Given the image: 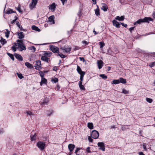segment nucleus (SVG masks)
Segmentation results:
<instances>
[{
  "label": "nucleus",
  "instance_id": "nucleus-1",
  "mask_svg": "<svg viewBox=\"0 0 155 155\" xmlns=\"http://www.w3.org/2000/svg\"><path fill=\"white\" fill-rule=\"evenodd\" d=\"M152 20V19L150 17H144L143 19H140L138 20L137 21L134 23V25H136L137 24H140L141 23L144 22H149L150 21Z\"/></svg>",
  "mask_w": 155,
  "mask_h": 155
},
{
  "label": "nucleus",
  "instance_id": "nucleus-2",
  "mask_svg": "<svg viewBox=\"0 0 155 155\" xmlns=\"http://www.w3.org/2000/svg\"><path fill=\"white\" fill-rule=\"evenodd\" d=\"M45 143L41 141L38 142L37 144V147L41 150H43L45 149Z\"/></svg>",
  "mask_w": 155,
  "mask_h": 155
},
{
  "label": "nucleus",
  "instance_id": "nucleus-3",
  "mask_svg": "<svg viewBox=\"0 0 155 155\" xmlns=\"http://www.w3.org/2000/svg\"><path fill=\"white\" fill-rule=\"evenodd\" d=\"M99 135V133L97 131L94 130L92 131L91 136L94 139H97Z\"/></svg>",
  "mask_w": 155,
  "mask_h": 155
},
{
  "label": "nucleus",
  "instance_id": "nucleus-4",
  "mask_svg": "<svg viewBox=\"0 0 155 155\" xmlns=\"http://www.w3.org/2000/svg\"><path fill=\"white\" fill-rule=\"evenodd\" d=\"M50 50L53 53H58L59 48L58 47L53 45H50Z\"/></svg>",
  "mask_w": 155,
  "mask_h": 155
},
{
  "label": "nucleus",
  "instance_id": "nucleus-5",
  "mask_svg": "<svg viewBox=\"0 0 155 155\" xmlns=\"http://www.w3.org/2000/svg\"><path fill=\"white\" fill-rule=\"evenodd\" d=\"M31 1V3L30 4L29 7L30 9L32 10L33 8H35L38 0H32Z\"/></svg>",
  "mask_w": 155,
  "mask_h": 155
},
{
  "label": "nucleus",
  "instance_id": "nucleus-6",
  "mask_svg": "<svg viewBox=\"0 0 155 155\" xmlns=\"http://www.w3.org/2000/svg\"><path fill=\"white\" fill-rule=\"evenodd\" d=\"M97 146L100 147L99 150H102L103 151H104L105 150V146L103 142H98L97 144Z\"/></svg>",
  "mask_w": 155,
  "mask_h": 155
},
{
  "label": "nucleus",
  "instance_id": "nucleus-7",
  "mask_svg": "<svg viewBox=\"0 0 155 155\" xmlns=\"http://www.w3.org/2000/svg\"><path fill=\"white\" fill-rule=\"evenodd\" d=\"M18 48H20L19 51H22L23 50L25 51L26 49V46L25 45L23 44H18Z\"/></svg>",
  "mask_w": 155,
  "mask_h": 155
},
{
  "label": "nucleus",
  "instance_id": "nucleus-8",
  "mask_svg": "<svg viewBox=\"0 0 155 155\" xmlns=\"http://www.w3.org/2000/svg\"><path fill=\"white\" fill-rule=\"evenodd\" d=\"M98 68L101 69L104 65V63L101 60H97V62Z\"/></svg>",
  "mask_w": 155,
  "mask_h": 155
},
{
  "label": "nucleus",
  "instance_id": "nucleus-9",
  "mask_svg": "<svg viewBox=\"0 0 155 155\" xmlns=\"http://www.w3.org/2000/svg\"><path fill=\"white\" fill-rule=\"evenodd\" d=\"M113 25L114 26H115L117 28H120V24L115 20H114L112 21Z\"/></svg>",
  "mask_w": 155,
  "mask_h": 155
},
{
  "label": "nucleus",
  "instance_id": "nucleus-10",
  "mask_svg": "<svg viewBox=\"0 0 155 155\" xmlns=\"http://www.w3.org/2000/svg\"><path fill=\"white\" fill-rule=\"evenodd\" d=\"M14 55L16 58L18 59L19 61H23V58L20 55L16 53H15Z\"/></svg>",
  "mask_w": 155,
  "mask_h": 155
},
{
  "label": "nucleus",
  "instance_id": "nucleus-11",
  "mask_svg": "<svg viewBox=\"0 0 155 155\" xmlns=\"http://www.w3.org/2000/svg\"><path fill=\"white\" fill-rule=\"evenodd\" d=\"M75 147V145L74 144H69L68 145V148L70 152H72Z\"/></svg>",
  "mask_w": 155,
  "mask_h": 155
},
{
  "label": "nucleus",
  "instance_id": "nucleus-12",
  "mask_svg": "<svg viewBox=\"0 0 155 155\" xmlns=\"http://www.w3.org/2000/svg\"><path fill=\"white\" fill-rule=\"evenodd\" d=\"M60 48L62 50H64L65 51L66 53L69 52L71 50V47L66 48L65 46L61 47Z\"/></svg>",
  "mask_w": 155,
  "mask_h": 155
},
{
  "label": "nucleus",
  "instance_id": "nucleus-13",
  "mask_svg": "<svg viewBox=\"0 0 155 155\" xmlns=\"http://www.w3.org/2000/svg\"><path fill=\"white\" fill-rule=\"evenodd\" d=\"M41 61L40 60H38L36 61V65L37 66L36 68V69L38 70L41 67Z\"/></svg>",
  "mask_w": 155,
  "mask_h": 155
},
{
  "label": "nucleus",
  "instance_id": "nucleus-14",
  "mask_svg": "<svg viewBox=\"0 0 155 155\" xmlns=\"http://www.w3.org/2000/svg\"><path fill=\"white\" fill-rule=\"evenodd\" d=\"M77 70L78 73L80 74H84V73H85L84 71H82L81 68L78 65H77Z\"/></svg>",
  "mask_w": 155,
  "mask_h": 155
},
{
  "label": "nucleus",
  "instance_id": "nucleus-15",
  "mask_svg": "<svg viewBox=\"0 0 155 155\" xmlns=\"http://www.w3.org/2000/svg\"><path fill=\"white\" fill-rule=\"evenodd\" d=\"M17 35H18V38L20 39H22L24 38V35L22 32H17Z\"/></svg>",
  "mask_w": 155,
  "mask_h": 155
},
{
  "label": "nucleus",
  "instance_id": "nucleus-16",
  "mask_svg": "<svg viewBox=\"0 0 155 155\" xmlns=\"http://www.w3.org/2000/svg\"><path fill=\"white\" fill-rule=\"evenodd\" d=\"M56 8V5L54 3H53L52 4L50 5L49 6V9L53 11H54Z\"/></svg>",
  "mask_w": 155,
  "mask_h": 155
},
{
  "label": "nucleus",
  "instance_id": "nucleus-17",
  "mask_svg": "<svg viewBox=\"0 0 155 155\" xmlns=\"http://www.w3.org/2000/svg\"><path fill=\"white\" fill-rule=\"evenodd\" d=\"M49 58H48L47 57L45 56H43L41 57V59L42 61H45L47 63L48 62Z\"/></svg>",
  "mask_w": 155,
  "mask_h": 155
},
{
  "label": "nucleus",
  "instance_id": "nucleus-18",
  "mask_svg": "<svg viewBox=\"0 0 155 155\" xmlns=\"http://www.w3.org/2000/svg\"><path fill=\"white\" fill-rule=\"evenodd\" d=\"M54 16L53 15L49 17L48 18V21L50 22H52V23L53 24H54Z\"/></svg>",
  "mask_w": 155,
  "mask_h": 155
},
{
  "label": "nucleus",
  "instance_id": "nucleus-19",
  "mask_svg": "<svg viewBox=\"0 0 155 155\" xmlns=\"http://www.w3.org/2000/svg\"><path fill=\"white\" fill-rule=\"evenodd\" d=\"M47 81L46 79L45 78H41V81L40 82V84L41 86H42V84H47Z\"/></svg>",
  "mask_w": 155,
  "mask_h": 155
},
{
  "label": "nucleus",
  "instance_id": "nucleus-20",
  "mask_svg": "<svg viewBox=\"0 0 155 155\" xmlns=\"http://www.w3.org/2000/svg\"><path fill=\"white\" fill-rule=\"evenodd\" d=\"M101 8L104 11L106 12L107 11L108 7L106 4H103Z\"/></svg>",
  "mask_w": 155,
  "mask_h": 155
},
{
  "label": "nucleus",
  "instance_id": "nucleus-21",
  "mask_svg": "<svg viewBox=\"0 0 155 155\" xmlns=\"http://www.w3.org/2000/svg\"><path fill=\"white\" fill-rule=\"evenodd\" d=\"M49 99L48 98H45L43 101L41 102V104H47L49 101Z\"/></svg>",
  "mask_w": 155,
  "mask_h": 155
},
{
  "label": "nucleus",
  "instance_id": "nucleus-22",
  "mask_svg": "<svg viewBox=\"0 0 155 155\" xmlns=\"http://www.w3.org/2000/svg\"><path fill=\"white\" fill-rule=\"evenodd\" d=\"M31 28L32 30H35L38 31H40L41 30L39 29L38 27L36 26L35 25H33L31 27Z\"/></svg>",
  "mask_w": 155,
  "mask_h": 155
},
{
  "label": "nucleus",
  "instance_id": "nucleus-23",
  "mask_svg": "<svg viewBox=\"0 0 155 155\" xmlns=\"http://www.w3.org/2000/svg\"><path fill=\"white\" fill-rule=\"evenodd\" d=\"M115 19L116 20H118L119 21H123L124 19V17L123 16H121L120 17L119 16H117L116 17Z\"/></svg>",
  "mask_w": 155,
  "mask_h": 155
},
{
  "label": "nucleus",
  "instance_id": "nucleus-24",
  "mask_svg": "<svg viewBox=\"0 0 155 155\" xmlns=\"http://www.w3.org/2000/svg\"><path fill=\"white\" fill-rule=\"evenodd\" d=\"M45 52L44 56H47L48 57H50L52 54V53L49 51H45Z\"/></svg>",
  "mask_w": 155,
  "mask_h": 155
},
{
  "label": "nucleus",
  "instance_id": "nucleus-25",
  "mask_svg": "<svg viewBox=\"0 0 155 155\" xmlns=\"http://www.w3.org/2000/svg\"><path fill=\"white\" fill-rule=\"evenodd\" d=\"M25 65L28 68H33L32 65L28 62H26Z\"/></svg>",
  "mask_w": 155,
  "mask_h": 155
},
{
  "label": "nucleus",
  "instance_id": "nucleus-26",
  "mask_svg": "<svg viewBox=\"0 0 155 155\" xmlns=\"http://www.w3.org/2000/svg\"><path fill=\"white\" fill-rule=\"evenodd\" d=\"M120 83V82L123 84H126L127 83L126 80L125 79H124L122 78H120L119 79Z\"/></svg>",
  "mask_w": 155,
  "mask_h": 155
},
{
  "label": "nucleus",
  "instance_id": "nucleus-27",
  "mask_svg": "<svg viewBox=\"0 0 155 155\" xmlns=\"http://www.w3.org/2000/svg\"><path fill=\"white\" fill-rule=\"evenodd\" d=\"M13 13H16V12L14 11L12 9L10 8L6 11L5 13L7 14H9Z\"/></svg>",
  "mask_w": 155,
  "mask_h": 155
},
{
  "label": "nucleus",
  "instance_id": "nucleus-28",
  "mask_svg": "<svg viewBox=\"0 0 155 155\" xmlns=\"http://www.w3.org/2000/svg\"><path fill=\"white\" fill-rule=\"evenodd\" d=\"M95 13L96 15L97 16L100 15V9L98 6L97 8L95 10Z\"/></svg>",
  "mask_w": 155,
  "mask_h": 155
},
{
  "label": "nucleus",
  "instance_id": "nucleus-29",
  "mask_svg": "<svg viewBox=\"0 0 155 155\" xmlns=\"http://www.w3.org/2000/svg\"><path fill=\"white\" fill-rule=\"evenodd\" d=\"M87 127L90 129L93 128V125L92 123H88L87 124Z\"/></svg>",
  "mask_w": 155,
  "mask_h": 155
},
{
  "label": "nucleus",
  "instance_id": "nucleus-30",
  "mask_svg": "<svg viewBox=\"0 0 155 155\" xmlns=\"http://www.w3.org/2000/svg\"><path fill=\"white\" fill-rule=\"evenodd\" d=\"M82 83H79V85L80 89L81 90H85V88L84 86L82 85Z\"/></svg>",
  "mask_w": 155,
  "mask_h": 155
},
{
  "label": "nucleus",
  "instance_id": "nucleus-31",
  "mask_svg": "<svg viewBox=\"0 0 155 155\" xmlns=\"http://www.w3.org/2000/svg\"><path fill=\"white\" fill-rule=\"evenodd\" d=\"M84 74H80V81L79 82V83H82V81H83V78L84 75L85 74V73H84Z\"/></svg>",
  "mask_w": 155,
  "mask_h": 155
},
{
  "label": "nucleus",
  "instance_id": "nucleus-32",
  "mask_svg": "<svg viewBox=\"0 0 155 155\" xmlns=\"http://www.w3.org/2000/svg\"><path fill=\"white\" fill-rule=\"evenodd\" d=\"M119 80H114L111 82V84H119Z\"/></svg>",
  "mask_w": 155,
  "mask_h": 155
},
{
  "label": "nucleus",
  "instance_id": "nucleus-33",
  "mask_svg": "<svg viewBox=\"0 0 155 155\" xmlns=\"http://www.w3.org/2000/svg\"><path fill=\"white\" fill-rule=\"evenodd\" d=\"M31 141H33L35 140L36 138V134H35L34 135H31Z\"/></svg>",
  "mask_w": 155,
  "mask_h": 155
},
{
  "label": "nucleus",
  "instance_id": "nucleus-34",
  "mask_svg": "<svg viewBox=\"0 0 155 155\" xmlns=\"http://www.w3.org/2000/svg\"><path fill=\"white\" fill-rule=\"evenodd\" d=\"M7 54L13 61L14 60L15 58L14 57V55L12 54L9 53H7Z\"/></svg>",
  "mask_w": 155,
  "mask_h": 155
},
{
  "label": "nucleus",
  "instance_id": "nucleus-35",
  "mask_svg": "<svg viewBox=\"0 0 155 155\" xmlns=\"http://www.w3.org/2000/svg\"><path fill=\"white\" fill-rule=\"evenodd\" d=\"M6 30L7 31V32H5V35L6 37L7 38H8L9 36V34L10 31L8 29H6Z\"/></svg>",
  "mask_w": 155,
  "mask_h": 155
},
{
  "label": "nucleus",
  "instance_id": "nucleus-36",
  "mask_svg": "<svg viewBox=\"0 0 155 155\" xmlns=\"http://www.w3.org/2000/svg\"><path fill=\"white\" fill-rule=\"evenodd\" d=\"M28 49L29 50H33V52H34L36 50V48L34 46L29 47Z\"/></svg>",
  "mask_w": 155,
  "mask_h": 155
},
{
  "label": "nucleus",
  "instance_id": "nucleus-37",
  "mask_svg": "<svg viewBox=\"0 0 155 155\" xmlns=\"http://www.w3.org/2000/svg\"><path fill=\"white\" fill-rule=\"evenodd\" d=\"M51 81L52 82L56 83L58 82V80L57 78H52Z\"/></svg>",
  "mask_w": 155,
  "mask_h": 155
},
{
  "label": "nucleus",
  "instance_id": "nucleus-38",
  "mask_svg": "<svg viewBox=\"0 0 155 155\" xmlns=\"http://www.w3.org/2000/svg\"><path fill=\"white\" fill-rule=\"evenodd\" d=\"M17 74L18 75V77L20 79H21L24 78L23 76L22 75V74L21 73H17Z\"/></svg>",
  "mask_w": 155,
  "mask_h": 155
},
{
  "label": "nucleus",
  "instance_id": "nucleus-39",
  "mask_svg": "<svg viewBox=\"0 0 155 155\" xmlns=\"http://www.w3.org/2000/svg\"><path fill=\"white\" fill-rule=\"evenodd\" d=\"M99 76L104 79H106L107 78V76L104 74H100Z\"/></svg>",
  "mask_w": 155,
  "mask_h": 155
},
{
  "label": "nucleus",
  "instance_id": "nucleus-40",
  "mask_svg": "<svg viewBox=\"0 0 155 155\" xmlns=\"http://www.w3.org/2000/svg\"><path fill=\"white\" fill-rule=\"evenodd\" d=\"M39 74L40 76L41 77V78H43L44 76V74L43 73V72L41 71H40L39 72Z\"/></svg>",
  "mask_w": 155,
  "mask_h": 155
},
{
  "label": "nucleus",
  "instance_id": "nucleus-41",
  "mask_svg": "<svg viewBox=\"0 0 155 155\" xmlns=\"http://www.w3.org/2000/svg\"><path fill=\"white\" fill-rule=\"evenodd\" d=\"M100 46V48H102L104 46L105 44L104 42H99Z\"/></svg>",
  "mask_w": 155,
  "mask_h": 155
},
{
  "label": "nucleus",
  "instance_id": "nucleus-42",
  "mask_svg": "<svg viewBox=\"0 0 155 155\" xmlns=\"http://www.w3.org/2000/svg\"><path fill=\"white\" fill-rule=\"evenodd\" d=\"M58 54L62 58H64L65 57V55L62 54V53L58 52Z\"/></svg>",
  "mask_w": 155,
  "mask_h": 155
},
{
  "label": "nucleus",
  "instance_id": "nucleus-43",
  "mask_svg": "<svg viewBox=\"0 0 155 155\" xmlns=\"http://www.w3.org/2000/svg\"><path fill=\"white\" fill-rule=\"evenodd\" d=\"M146 100V101L149 103H151L153 101V100L152 99L149 98H147Z\"/></svg>",
  "mask_w": 155,
  "mask_h": 155
},
{
  "label": "nucleus",
  "instance_id": "nucleus-44",
  "mask_svg": "<svg viewBox=\"0 0 155 155\" xmlns=\"http://www.w3.org/2000/svg\"><path fill=\"white\" fill-rule=\"evenodd\" d=\"M122 93L125 94H128L129 91H127L125 89H123L122 90Z\"/></svg>",
  "mask_w": 155,
  "mask_h": 155
},
{
  "label": "nucleus",
  "instance_id": "nucleus-45",
  "mask_svg": "<svg viewBox=\"0 0 155 155\" xmlns=\"http://www.w3.org/2000/svg\"><path fill=\"white\" fill-rule=\"evenodd\" d=\"M16 41L18 43H20L21 44H23V40L21 39H18Z\"/></svg>",
  "mask_w": 155,
  "mask_h": 155
},
{
  "label": "nucleus",
  "instance_id": "nucleus-46",
  "mask_svg": "<svg viewBox=\"0 0 155 155\" xmlns=\"http://www.w3.org/2000/svg\"><path fill=\"white\" fill-rule=\"evenodd\" d=\"M154 66H155V61L151 63L149 65L151 68L153 67Z\"/></svg>",
  "mask_w": 155,
  "mask_h": 155
},
{
  "label": "nucleus",
  "instance_id": "nucleus-47",
  "mask_svg": "<svg viewBox=\"0 0 155 155\" xmlns=\"http://www.w3.org/2000/svg\"><path fill=\"white\" fill-rule=\"evenodd\" d=\"M18 48L17 47H15L14 46H12V49L14 52H15L16 51V49Z\"/></svg>",
  "mask_w": 155,
  "mask_h": 155
},
{
  "label": "nucleus",
  "instance_id": "nucleus-48",
  "mask_svg": "<svg viewBox=\"0 0 155 155\" xmlns=\"http://www.w3.org/2000/svg\"><path fill=\"white\" fill-rule=\"evenodd\" d=\"M26 113L29 115H34V114H32V112L29 111H27Z\"/></svg>",
  "mask_w": 155,
  "mask_h": 155
},
{
  "label": "nucleus",
  "instance_id": "nucleus-49",
  "mask_svg": "<svg viewBox=\"0 0 155 155\" xmlns=\"http://www.w3.org/2000/svg\"><path fill=\"white\" fill-rule=\"evenodd\" d=\"M90 147H88L86 149V151L88 153H91V151H90Z\"/></svg>",
  "mask_w": 155,
  "mask_h": 155
},
{
  "label": "nucleus",
  "instance_id": "nucleus-50",
  "mask_svg": "<svg viewBox=\"0 0 155 155\" xmlns=\"http://www.w3.org/2000/svg\"><path fill=\"white\" fill-rule=\"evenodd\" d=\"M7 146L8 147H9V148H11L13 146V145L12 144V143L11 144L9 143L8 144Z\"/></svg>",
  "mask_w": 155,
  "mask_h": 155
},
{
  "label": "nucleus",
  "instance_id": "nucleus-51",
  "mask_svg": "<svg viewBox=\"0 0 155 155\" xmlns=\"http://www.w3.org/2000/svg\"><path fill=\"white\" fill-rule=\"evenodd\" d=\"M81 148H77L76 150L75 151V153L77 154V152H78L79 150H80Z\"/></svg>",
  "mask_w": 155,
  "mask_h": 155
},
{
  "label": "nucleus",
  "instance_id": "nucleus-52",
  "mask_svg": "<svg viewBox=\"0 0 155 155\" xmlns=\"http://www.w3.org/2000/svg\"><path fill=\"white\" fill-rule=\"evenodd\" d=\"M17 10L20 13L22 12V11L21 10V8L20 7H18L17 8Z\"/></svg>",
  "mask_w": 155,
  "mask_h": 155
},
{
  "label": "nucleus",
  "instance_id": "nucleus-53",
  "mask_svg": "<svg viewBox=\"0 0 155 155\" xmlns=\"http://www.w3.org/2000/svg\"><path fill=\"white\" fill-rule=\"evenodd\" d=\"M63 4V5H64V3H66L67 2V0H60Z\"/></svg>",
  "mask_w": 155,
  "mask_h": 155
},
{
  "label": "nucleus",
  "instance_id": "nucleus-54",
  "mask_svg": "<svg viewBox=\"0 0 155 155\" xmlns=\"http://www.w3.org/2000/svg\"><path fill=\"white\" fill-rule=\"evenodd\" d=\"M80 47H79L76 46L74 48V51H76L79 49Z\"/></svg>",
  "mask_w": 155,
  "mask_h": 155
},
{
  "label": "nucleus",
  "instance_id": "nucleus-55",
  "mask_svg": "<svg viewBox=\"0 0 155 155\" xmlns=\"http://www.w3.org/2000/svg\"><path fill=\"white\" fill-rule=\"evenodd\" d=\"M79 58L80 61H83V62H84L85 59L83 57H80Z\"/></svg>",
  "mask_w": 155,
  "mask_h": 155
},
{
  "label": "nucleus",
  "instance_id": "nucleus-56",
  "mask_svg": "<svg viewBox=\"0 0 155 155\" xmlns=\"http://www.w3.org/2000/svg\"><path fill=\"white\" fill-rule=\"evenodd\" d=\"M58 70L56 66H54L53 68V70L56 71Z\"/></svg>",
  "mask_w": 155,
  "mask_h": 155
},
{
  "label": "nucleus",
  "instance_id": "nucleus-57",
  "mask_svg": "<svg viewBox=\"0 0 155 155\" xmlns=\"http://www.w3.org/2000/svg\"><path fill=\"white\" fill-rule=\"evenodd\" d=\"M49 112H50V111H47V114H48V116H50V115L51 114H52V113H53V112H52V111H51V113H50Z\"/></svg>",
  "mask_w": 155,
  "mask_h": 155
},
{
  "label": "nucleus",
  "instance_id": "nucleus-58",
  "mask_svg": "<svg viewBox=\"0 0 155 155\" xmlns=\"http://www.w3.org/2000/svg\"><path fill=\"white\" fill-rule=\"evenodd\" d=\"M134 27H131L129 29V30L131 32H132V31L134 29Z\"/></svg>",
  "mask_w": 155,
  "mask_h": 155
},
{
  "label": "nucleus",
  "instance_id": "nucleus-59",
  "mask_svg": "<svg viewBox=\"0 0 155 155\" xmlns=\"http://www.w3.org/2000/svg\"><path fill=\"white\" fill-rule=\"evenodd\" d=\"M121 24L125 28H126L127 26V25L126 24H124L123 23H121Z\"/></svg>",
  "mask_w": 155,
  "mask_h": 155
},
{
  "label": "nucleus",
  "instance_id": "nucleus-60",
  "mask_svg": "<svg viewBox=\"0 0 155 155\" xmlns=\"http://www.w3.org/2000/svg\"><path fill=\"white\" fill-rule=\"evenodd\" d=\"M88 139L89 140V141L90 142H92V141H93V139L91 137H88Z\"/></svg>",
  "mask_w": 155,
  "mask_h": 155
},
{
  "label": "nucleus",
  "instance_id": "nucleus-61",
  "mask_svg": "<svg viewBox=\"0 0 155 155\" xmlns=\"http://www.w3.org/2000/svg\"><path fill=\"white\" fill-rule=\"evenodd\" d=\"M17 25L18 27L19 28H20V23L19 21H16V24Z\"/></svg>",
  "mask_w": 155,
  "mask_h": 155
},
{
  "label": "nucleus",
  "instance_id": "nucleus-62",
  "mask_svg": "<svg viewBox=\"0 0 155 155\" xmlns=\"http://www.w3.org/2000/svg\"><path fill=\"white\" fill-rule=\"evenodd\" d=\"M82 43L83 44H85V45H87L88 44V43L86 41H82Z\"/></svg>",
  "mask_w": 155,
  "mask_h": 155
},
{
  "label": "nucleus",
  "instance_id": "nucleus-63",
  "mask_svg": "<svg viewBox=\"0 0 155 155\" xmlns=\"http://www.w3.org/2000/svg\"><path fill=\"white\" fill-rule=\"evenodd\" d=\"M112 51H108V54H109L111 55L112 53Z\"/></svg>",
  "mask_w": 155,
  "mask_h": 155
},
{
  "label": "nucleus",
  "instance_id": "nucleus-64",
  "mask_svg": "<svg viewBox=\"0 0 155 155\" xmlns=\"http://www.w3.org/2000/svg\"><path fill=\"white\" fill-rule=\"evenodd\" d=\"M138 153L139 155H144L143 153L142 152H139Z\"/></svg>",
  "mask_w": 155,
  "mask_h": 155
}]
</instances>
